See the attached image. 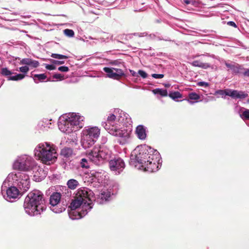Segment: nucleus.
Here are the masks:
<instances>
[{
	"label": "nucleus",
	"mask_w": 249,
	"mask_h": 249,
	"mask_svg": "<svg viewBox=\"0 0 249 249\" xmlns=\"http://www.w3.org/2000/svg\"><path fill=\"white\" fill-rule=\"evenodd\" d=\"M29 176L21 172H12L4 180L1 189L3 198L13 202L19 198L21 194L27 192L30 187Z\"/></svg>",
	"instance_id": "obj_1"
},
{
	"label": "nucleus",
	"mask_w": 249,
	"mask_h": 249,
	"mask_svg": "<svg viewBox=\"0 0 249 249\" xmlns=\"http://www.w3.org/2000/svg\"><path fill=\"white\" fill-rule=\"evenodd\" d=\"M129 163L135 167H141L149 172L157 171L161 164L159 152L146 145H139L135 148L131 152Z\"/></svg>",
	"instance_id": "obj_2"
},
{
	"label": "nucleus",
	"mask_w": 249,
	"mask_h": 249,
	"mask_svg": "<svg viewBox=\"0 0 249 249\" xmlns=\"http://www.w3.org/2000/svg\"><path fill=\"white\" fill-rule=\"evenodd\" d=\"M131 123V118L128 114L116 108L113 113L109 114L107 121L103 122L102 125L110 134L122 139L123 142L120 143L123 144L129 138L130 132L125 127Z\"/></svg>",
	"instance_id": "obj_3"
},
{
	"label": "nucleus",
	"mask_w": 249,
	"mask_h": 249,
	"mask_svg": "<svg viewBox=\"0 0 249 249\" xmlns=\"http://www.w3.org/2000/svg\"><path fill=\"white\" fill-rule=\"evenodd\" d=\"M95 197L93 192L86 187L78 189L75 199L70 206L69 215L72 220L79 219L85 216L93 206Z\"/></svg>",
	"instance_id": "obj_4"
},
{
	"label": "nucleus",
	"mask_w": 249,
	"mask_h": 249,
	"mask_svg": "<svg viewBox=\"0 0 249 249\" xmlns=\"http://www.w3.org/2000/svg\"><path fill=\"white\" fill-rule=\"evenodd\" d=\"M23 207L25 213L30 216L40 214L47 208L43 193L38 190L30 192L25 198Z\"/></svg>",
	"instance_id": "obj_5"
},
{
	"label": "nucleus",
	"mask_w": 249,
	"mask_h": 249,
	"mask_svg": "<svg viewBox=\"0 0 249 249\" xmlns=\"http://www.w3.org/2000/svg\"><path fill=\"white\" fill-rule=\"evenodd\" d=\"M84 117L78 113H69L59 117L58 126L61 131L69 134L82 128L84 125Z\"/></svg>",
	"instance_id": "obj_6"
},
{
	"label": "nucleus",
	"mask_w": 249,
	"mask_h": 249,
	"mask_svg": "<svg viewBox=\"0 0 249 249\" xmlns=\"http://www.w3.org/2000/svg\"><path fill=\"white\" fill-rule=\"evenodd\" d=\"M34 154L37 159L46 164L54 162L58 156L55 146L47 142L39 143L35 148Z\"/></svg>",
	"instance_id": "obj_7"
},
{
	"label": "nucleus",
	"mask_w": 249,
	"mask_h": 249,
	"mask_svg": "<svg viewBox=\"0 0 249 249\" xmlns=\"http://www.w3.org/2000/svg\"><path fill=\"white\" fill-rule=\"evenodd\" d=\"M111 155V151L107 148L103 146H95L89 152L87 153V156L93 164L100 166L105 161L108 160Z\"/></svg>",
	"instance_id": "obj_8"
},
{
	"label": "nucleus",
	"mask_w": 249,
	"mask_h": 249,
	"mask_svg": "<svg viewBox=\"0 0 249 249\" xmlns=\"http://www.w3.org/2000/svg\"><path fill=\"white\" fill-rule=\"evenodd\" d=\"M100 134V129L96 126L85 128L82 132L81 143L84 149L93 145Z\"/></svg>",
	"instance_id": "obj_9"
},
{
	"label": "nucleus",
	"mask_w": 249,
	"mask_h": 249,
	"mask_svg": "<svg viewBox=\"0 0 249 249\" xmlns=\"http://www.w3.org/2000/svg\"><path fill=\"white\" fill-rule=\"evenodd\" d=\"M36 162L31 156L22 155L18 156L14 161L12 167L17 172H28L33 170L36 167Z\"/></svg>",
	"instance_id": "obj_10"
},
{
	"label": "nucleus",
	"mask_w": 249,
	"mask_h": 249,
	"mask_svg": "<svg viewBox=\"0 0 249 249\" xmlns=\"http://www.w3.org/2000/svg\"><path fill=\"white\" fill-rule=\"evenodd\" d=\"M61 195L59 193H53L50 197V204L51 210L55 213H60L65 210L64 207H59Z\"/></svg>",
	"instance_id": "obj_11"
},
{
	"label": "nucleus",
	"mask_w": 249,
	"mask_h": 249,
	"mask_svg": "<svg viewBox=\"0 0 249 249\" xmlns=\"http://www.w3.org/2000/svg\"><path fill=\"white\" fill-rule=\"evenodd\" d=\"M111 171L116 174H120L124 169L125 165L124 160L120 157H114L109 161Z\"/></svg>",
	"instance_id": "obj_12"
},
{
	"label": "nucleus",
	"mask_w": 249,
	"mask_h": 249,
	"mask_svg": "<svg viewBox=\"0 0 249 249\" xmlns=\"http://www.w3.org/2000/svg\"><path fill=\"white\" fill-rule=\"evenodd\" d=\"M103 71L107 73V77L109 78L118 80L124 75V71L120 69L104 67Z\"/></svg>",
	"instance_id": "obj_13"
},
{
	"label": "nucleus",
	"mask_w": 249,
	"mask_h": 249,
	"mask_svg": "<svg viewBox=\"0 0 249 249\" xmlns=\"http://www.w3.org/2000/svg\"><path fill=\"white\" fill-rule=\"evenodd\" d=\"M34 172V179L36 181H40L46 176L47 173L42 168L37 165L36 163V167L32 170Z\"/></svg>",
	"instance_id": "obj_14"
},
{
	"label": "nucleus",
	"mask_w": 249,
	"mask_h": 249,
	"mask_svg": "<svg viewBox=\"0 0 249 249\" xmlns=\"http://www.w3.org/2000/svg\"><path fill=\"white\" fill-rule=\"evenodd\" d=\"M248 94L243 91L229 89L228 96L234 99H244L248 96Z\"/></svg>",
	"instance_id": "obj_15"
},
{
	"label": "nucleus",
	"mask_w": 249,
	"mask_h": 249,
	"mask_svg": "<svg viewBox=\"0 0 249 249\" xmlns=\"http://www.w3.org/2000/svg\"><path fill=\"white\" fill-rule=\"evenodd\" d=\"M225 64L229 70L231 71L233 74H240L244 70V68L237 64H231L225 62Z\"/></svg>",
	"instance_id": "obj_16"
},
{
	"label": "nucleus",
	"mask_w": 249,
	"mask_h": 249,
	"mask_svg": "<svg viewBox=\"0 0 249 249\" xmlns=\"http://www.w3.org/2000/svg\"><path fill=\"white\" fill-rule=\"evenodd\" d=\"M146 128L143 125H139L136 128V134L140 140H145L146 137Z\"/></svg>",
	"instance_id": "obj_17"
},
{
	"label": "nucleus",
	"mask_w": 249,
	"mask_h": 249,
	"mask_svg": "<svg viewBox=\"0 0 249 249\" xmlns=\"http://www.w3.org/2000/svg\"><path fill=\"white\" fill-rule=\"evenodd\" d=\"M191 65L194 67H199L203 69H207L209 68L213 69V67L208 63H203L200 60H195L191 63Z\"/></svg>",
	"instance_id": "obj_18"
},
{
	"label": "nucleus",
	"mask_w": 249,
	"mask_h": 249,
	"mask_svg": "<svg viewBox=\"0 0 249 249\" xmlns=\"http://www.w3.org/2000/svg\"><path fill=\"white\" fill-rule=\"evenodd\" d=\"M111 195H113V193H111L110 191H104L100 195L99 197L103 202L104 201H106L109 200V198L111 197Z\"/></svg>",
	"instance_id": "obj_19"
},
{
	"label": "nucleus",
	"mask_w": 249,
	"mask_h": 249,
	"mask_svg": "<svg viewBox=\"0 0 249 249\" xmlns=\"http://www.w3.org/2000/svg\"><path fill=\"white\" fill-rule=\"evenodd\" d=\"M189 99L187 100L190 104H193L195 102L192 100H197L200 99V96L196 92H191L188 94Z\"/></svg>",
	"instance_id": "obj_20"
},
{
	"label": "nucleus",
	"mask_w": 249,
	"mask_h": 249,
	"mask_svg": "<svg viewBox=\"0 0 249 249\" xmlns=\"http://www.w3.org/2000/svg\"><path fill=\"white\" fill-rule=\"evenodd\" d=\"M67 184L70 189L74 190L79 185V182L75 179H71L68 181Z\"/></svg>",
	"instance_id": "obj_21"
},
{
	"label": "nucleus",
	"mask_w": 249,
	"mask_h": 249,
	"mask_svg": "<svg viewBox=\"0 0 249 249\" xmlns=\"http://www.w3.org/2000/svg\"><path fill=\"white\" fill-rule=\"evenodd\" d=\"M25 77L24 74L18 73L15 75L11 76L8 77L7 80L9 81H19L23 79Z\"/></svg>",
	"instance_id": "obj_22"
},
{
	"label": "nucleus",
	"mask_w": 249,
	"mask_h": 249,
	"mask_svg": "<svg viewBox=\"0 0 249 249\" xmlns=\"http://www.w3.org/2000/svg\"><path fill=\"white\" fill-rule=\"evenodd\" d=\"M72 153V150L71 148L68 147H65L61 150V155L65 158L70 157Z\"/></svg>",
	"instance_id": "obj_23"
},
{
	"label": "nucleus",
	"mask_w": 249,
	"mask_h": 249,
	"mask_svg": "<svg viewBox=\"0 0 249 249\" xmlns=\"http://www.w3.org/2000/svg\"><path fill=\"white\" fill-rule=\"evenodd\" d=\"M155 94H160L161 96H167L168 95L167 90L165 89L157 88L152 90Z\"/></svg>",
	"instance_id": "obj_24"
},
{
	"label": "nucleus",
	"mask_w": 249,
	"mask_h": 249,
	"mask_svg": "<svg viewBox=\"0 0 249 249\" xmlns=\"http://www.w3.org/2000/svg\"><path fill=\"white\" fill-rule=\"evenodd\" d=\"M169 96L176 101H178V99L182 97V94L178 91L171 92L169 94Z\"/></svg>",
	"instance_id": "obj_25"
},
{
	"label": "nucleus",
	"mask_w": 249,
	"mask_h": 249,
	"mask_svg": "<svg viewBox=\"0 0 249 249\" xmlns=\"http://www.w3.org/2000/svg\"><path fill=\"white\" fill-rule=\"evenodd\" d=\"M106 173L104 171L101 172H96L94 174L95 178H98L99 182H102L103 179L106 178Z\"/></svg>",
	"instance_id": "obj_26"
},
{
	"label": "nucleus",
	"mask_w": 249,
	"mask_h": 249,
	"mask_svg": "<svg viewBox=\"0 0 249 249\" xmlns=\"http://www.w3.org/2000/svg\"><path fill=\"white\" fill-rule=\"evenodd\" d=\"M47 78L46 75L44 74H35L34 75V82L36 83H38L39 81H42L45 80Z\"/></svg>",
	"instance_id": "obj_27"
},
{
	"label": "nucleus",
	"mask_w": 249,
	"mask_h": 249,
	"mask_svg": "<svg viewBox=\"0 0 249 249\" xmlns=\"http://www.w3.org/2000/svg\"><path fill=\"white\" fill-rule=\"evenodd\" d=\"M51 121L52 120L45 119L40 123L39 125L43 126L45 129H47L48 128H52V124L51 122Z\"/></svg>",
	"instance_id": "obj_28"
},
{
	"label": "nucleus",
	"mask_w": 249,
	"mask_h": 249,
	"mask_svg": "<svg viewBox=\"0 0 249 249\" xmlns=\"http://www.w3.org/2000/svg\"><path fill=\"white\" fill-rule=\"evenodd\" d=\"M13 73V72L9 70L7 68H2L0 71V74L1 75L7 76L8 77L11 76Z\"/></svg>",
	"instance_id": "obj_29"
},
{
	"label": "nucleus",
	"mask_w": 249,
	"mask_h": 249,
	"mask_svg": "<svg viewBox=\"0 0 249 249\" xmlns=\"http://www.w3.org/2000/svg\"><path fill=\"white\" fill-rule=\"evenodd\" d=\"M240 116L243 120H249V109L244 108L240 114Z\"/></svg>",
	"instance_id": "obj_30"
},
{
	"label": "nucleus",
	"mask_w": 249,
	"mask_h": 249,
	"mask_svg": "<svg viewBox=\"0 0 249 249\" xmlns=\"http://www.w3.org/2000/svg\"><path fill=\"white\" fill-rule=\"evenodd\" d=\"M80 165L83 168H88L89 167V162L86 158H82L81 160Z\"/></svg>",
	"instance_id": "obj_31"
},
{
	"label": "nucleus",
	"mask_w": 249,
	"mask_h": 249,
	"mask_svg": "<svg viewBox=\"0 0 249 249\" xmlns=\"http://www.w3.org/2000/svg\"><path fill=\"white\" fill-rule=\"evenodd\" d=\"M215 94H219V95L222 96V97L224 95L228 96L229 89H226L224 90L220 89V90H216L215 92Z\"/></svg>",
	"instance_id": "obj_32"
},
{
	"label": "nucleus",
	"mask_w": 249,
	"mask_h": 249,
	"mask_svg": "<svg viewBox=\"0 0 249 249\" xmlns=\"http://www.w3.org/2000/svg\"><path fill=\"white\" fill-rule=\"evenodd\" d=\"M64 34L68 37H73L74 35V33L72 30L71 29H65L64 30Z\"/></svg>",
	"instance_id": "obj_33"
},
{
	"label": "nucleus",
	"mask_w": 249,
	"mask_h": 249,
	"mask_svg": "<svg viewBox=\"0 0 249 249\" xmlns=\"http://www.w3.org/2000/svg\"><path fill=\"white\" fill-rule=\"evenodd\" d=\"M51 56L53 58H56L58 59H66L68 58V57L66 55L57 54V53H53L51 55Z\"/></svg>",
	"instance_id": "obj_34"
},
{
	"label": "nucleus",
	"mask_w": 249,
	"mask_h": 249,
	"mask_svg": "<svg viewBox=\"0 0 249 249\" xmlns=\"http://www.w3.org/2000/svg\"><path fill=\"white\" fill-rule=\"evenodd\" d=\"M31 58H23L20 61V64L25 65L27 66H29L31 61Z\"/></svg>",
	"instance_id": "obj_35"
},
{
	"label": "nucleus",
	"mask_w": 249,
	"mask_h": 249,
	"mask_svg": "<svg viewBox=\"0 0 249 249\" xmlns=\"http://www.w3.org/2000/svg\"><path fill=\"white\" fill-rule=\"evenodd\" d=\"M39 65L38 61L35 60L31 59L30 65L29 66L32 68H37Z\"/></svg>",
	"instance_id": "obj_36"
},
{
	"label": "nucleus",
	"mask_w": 249,
	"mask_h": 249,
	"mask_svg": "<svg viewBox=\"0 0 249 249\" xmlns=\"http://www.w3.org/2000/svg\"><path fill=\"white\" fill-rule=\"evenodd\" d=\"M29 71V67L27 66H22L19 68V71L24 74H26Z\"/></svg>",
	"instance_id": "obj_37"
},
{
	"label": "nucleus",
	"mask_w": 249,
	"mask_h": 249,
	"mask_svg": "<svg viewBox=\"0 0 249 249\" xmlns=\"http://www.w3.org/2000/svg\"><path fill=\"white\" fill-rule=\"evenodd\" d=\"M53 78L54 79H59V80H62L64 79V75L60 73H56L53 75Z\"/></svg>",
	"instance_id": "obj_38"
},
{
	"label": "nucleus",
	"mask_w": 249,
	"mask_h": 249,
	"mask_svg": "<svg viewBox=\"0 0 249 249\" xmlns=\"http://www.w3.org/2000/svg\"><path fill=\"white\" fill-rule=\"evenodd\" d=\"M138 73L143 78H146L147 77V74L142 70H139Z\"/></svg>",
	"instance_id": "obj_39"
},
{
	"label": "nucleus",
	"mask_w": 249,
	"mask_h": 249,
	"mask_svg": "<svg viewBox=\"0 0 249 249\" xmlns=\"http://www.w3.org/2000/svg\"><path fill=\"white\" fill-rule=\"evenodd\" d=\"M151 76L153 78H155V79H161V78H163L164 74L153 73V74H152Z\"/></svg>",
	"instance_id": "obj_40"
},
{
	"label": "nucleus",
	"mask_w": 249,
	"mask_h": 249,
	"mask_svg": "<svg viewBox=\"0 0 249 249\" xmlns=\"http://www.w3.org/2000/svg\"><path fill=\"white\" fill-rule=\"evenodd\" d=\"M197 86L203 87H208L209 86V84L206 82H199L197 84Z\"/></svg>",
	"instance_id": "obj_41"
},
{
	"label": "nucleus",
	"mask_w": 249,
	"mask_h": 249,
	"mask_svg": "<svg viewBox=\"0 0 249 249\" xmlns=\"http://www.w3.org/2000/svg\"><path fill=\"white\" fill-rule=\"evenodd\" d=\"M58 70L60 71L67 72L69 70V69L66 66H60L58 68Z\"/></svg>",
	"instance_id": "obj_42"
},
{
	"label": "nucleus",
	"mask_w": 249,
	"mask_h": 249,
	"mask_svg": "<svg viewBox=\"0 0 249 249\" xmlns=\"http://www.w3.org/2000/svg\"><path fill=\"white\" fill-rule=\"evenodd\" d=\"M45 68L49 70H53L55 69L56 67L53 65L46 64Z\"/></svg>",
	"instance_id": "obj_43"
},
{
	"label": "nucleus",
	"mask_w": 249,
	"mask_h": 249,
	"mask_svg": "<svg viewBox=\"0 0 249 249\" xmlns=\"http://www.w3.org/2000/svg\"><path fill=\"white\" fill-rule=\"evenodd\" d=\"M241 74H242L245 76H249V69H245L244 68V70L242 71V72H241Z\"/></svg>",
	"instance_id": "obj_44"
},
{
	"label": "nucleus",
	"mask_w": 249,
	"mask_h": 249,
	"mask_svg": "<svg viewBox=\"0 0 249 249\" xmlns=\"http://www.w3.org/2000/svg\"><path fill=\"white\" fill-rule=\"evenodd\" d=\"M52 62L53 64H56V65H61V64H63L64 63V61H61V60H53Z\"/></svg>",
	"instance_id": "obj_45"
},
{
	"label": "nucleus",
	"mask_w": 249,
	"mask_h": 249,
	"mask_svg": "<svg viewBox=\"0 0 249 249\" xmlns=\"http://www.w3.org/2000/svg\"><path fill=\"white\" fill-rule=\"evenodd\" d=\"M129 71L133 76L137 77L138 74L133 70H129Z\"/></svg>",
	"instance_id": "obj_46"
},
{
	"label": "nucleus",
	"mask_w": 249,
	"mask_h": 249,
	"mask_svg": "<svg viewBox=\"0 0 249 249\" xmlns=\"http://www.w3.org/2000/svg\"><path fill=\"white\" fill-rule=\"evenodd\" d=\"M228 24L230 25V26H233L234 27H236V24L233 22V21H229L228 22Z\"/></svg>",
	"instance_id": "obj_47"
},
{
	"label": "nucleus",
	"mask_w": 249,
	"mask_h": 249,
	"mask_svg": "<svg viewBox=\"0 0 249 249\" xmlns=\"http://www.w3.org/2000/svg\"><path fill=\"white\" fill-rule=\"evenodd\" d=\"M193 0H183L184 2L186 4H190Z\"/></svg>",
	"instance_id": "obj_48"
},
{
	"label": "nucleus",
	"mask_w": 249,
	"mask_h": 249,
	"mask_svg": "<svg viewBox=\"0 0 249 249\" xmlns=\"http://www.w3.org/2000/svg\"><path fill=\"white\" fill-rule=\"evenodd\" d=\"M135 35H137L139 36H144L146 35V34L145 33H140V34L137 33V34H135Z\"/></svg>",
	"instance_id": "obj_49"
},
{
	"label": "nucleus",
	"mask_w": 249,
	"mask_h": 249,
	"mask_svg": "<svg viewBox=\"0 0 249 249\" xmlns=\"http://www.w3.org/2000/svg\"><path fill=\"white\" fill-rule=\"evenodd\" d=\"M103 143H105L107 141V139L106 137L102 138Z\"/></svg>",
	"instance_id": "obj_50"
},
{
	"label": "nucleus",
	"mask_w": 249,
	"mask_h": 249,
	"mask_svg": "<svg viewBox=\"0 0 249 249\" xmlns=\"http://www.w3.org/2000/svg\"><path fill=\"white\" fill-rule=\"evenodd\" d=\"M247 103H249V99H248V100H247Z\"/></svg>",
	"instance_id": "obj_51"
},
{
	"label": "nucleus",
	"mask_w": 249,
	"mask_h": 249,
	"mask_svg": "<svg viewBox=\"0 0 249 249\" xmlns=\"http://www.w3.org/2000/svg\"><path fill=\"white\" fill-rule=\"evenodd\" d=\"M247 125L249 126V123L247 124Z\"/></svg>",
	"instance_id": "obj_52"
}]
</instances>
